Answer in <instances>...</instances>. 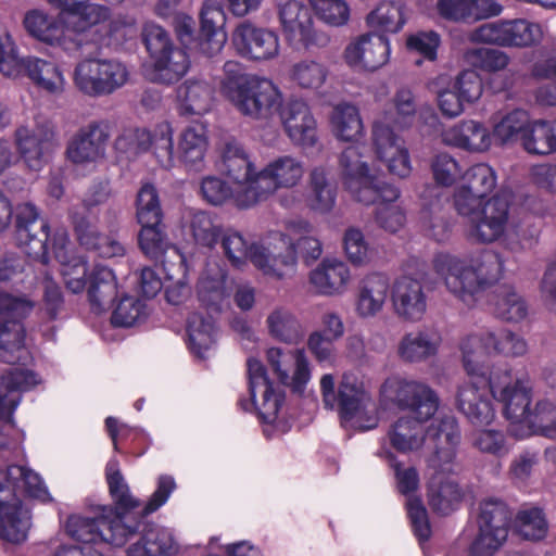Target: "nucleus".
Instances as JSON below:
<instances>
[{
	"mask_svg": "<svg viewBox=\"0 0 556 556\" xmlns=\"http://www.w3.org/2000/svg\"><path fill=\"white\" fill-rule=\"evenodd\" d=\"M105 477L109 485L110 494L114 501L113 518H118L121 523H138L140 519L159 509L169 497L176 488L174 478L170 476H161L155 492L149 502L141 506V503L135 498L126 483L117 462H109L105 468Z\"/></svg>",
	"mask_w": 556,
	"mask_h": 556,
	"instance_id": "5",
	"label": "nucleus"
},
{
	"mask_svg": "<svg viewBox=\"0 0 556 556\" xmlns=\"http://www.w3.org/2000/svg\"><path fill=\"white\" fill-rule=\"evenodd\" d=\"M84 54L73 73L75 87L88 97H103L112 94L128 80L126 66L117 60L99 59L97 54Z\"/></svg>",
	"mask_w": 556,
	"mask_h": 556,
	"instance_id": "9",
	"label": "nucleus"
},
{
	"mask_svg": "<svg viewBox=\"0 0 556 556\" xmlns=\"http://www.w3.org/2000/svg\"><path fill=\"white\" fill-rule=\"evenodd\" d=\"M419 416H401L387 431V441L396 452L407 455L429 447L431 453L426 463L431 470H450L456 457V447L460 442V431L453 416H445L431 422Z\"/></svg>",
	"mask_w": 556,
	"mask_h": 556,
	"instance_id": "2",
	"label": "nucleus"
},
{
	"mask_svg": "<svg viewBox=\"0 0 556 556\" xmlns=\"http://www.w3.org/2000/svg\"><path fill=\"white\" fill-rule=\"evenodd\" d=\"M267 362L279 382L295 393H303L312 377L311 363L304 349L283 351L270 348Z\"/></svg>",
	"mask_w": 556,
	"mask_h": 556,
	"instance_id": "21",
	"label": "nucleus"
},
{
	"mask_svg": "<svg viewBox=\"0 0 556 556\" xmlns=\"http://www.w3.org/2000/svg\"><path fill=\"white\" fill-rule=\"evenodd\" d=\"M321 401L327 409L337 408L344 422L361 430L377 427L376 405L364 381L354 372H344L336 389V379L325 374L319 381Z\"/></svg>",
	"mask_w": 556,
	"mask_h": 556,
	"instance_id": "4",
	"label": "nucleus"
},
{
	"mask_svg": "<svg viewBox=\"0 0 556 556\" xmlns=\"http://www.w3.org/2000/svg\"><path fill=\"white\" fill-rule=\"evenodd\" d=\"M280 119L290 140L301 147L311 148L317 143V123L307 103L290 99L280 108Z\"/></svg>",
	"mask_w": 556,
	"mask_h": 556,
	"instance_id": "27",
	"label": "nucleus"
},
{
	"mask_svg": "<svg viewBox=\"0 0 556 556\" xmlns=\"http://www.w3.org/2000/svg\"><path fill=\"white\" fill-rule=\"evenodd\" d=\"M226 97L243 115L269 119L281 106V93L271 80L255 76L228 88Z\"/></svg>",
	"mask_w": 556,
	"mask_h": 556,
	"instance_id": "12",
	"label": "nucleus"
},
{
	"mask_svg": "<svg viewBox=\"0 0 556 556\" xmlns=\"http://www.w3.org/2000/svg\"><path fill=\"white\" fill-rule=\"evenodd\" d=\"M187 332L191 349L200 356L207 351L215 341V327L212 316L192 313L187 320Z\"/></svg>",
	"mask_w": 556,
	"mask_h": 556,
	"instance_id": "52",
	"label": "nucleus"
},
{
	"mask_svg": "<svg viewBox=\"0 0 556 556\" xmlns=\"http://www.w3.org/2000/svg\"><path fill=\"white\" fill-rule=\"evenodd\" d=\"M450 470H433L428 485V503L433 511L440 515H448L454 511L462 500V492L458 484L445 473Z\"/></svg>",
	"mask_w": 556,
	"mask_h": 556,
	"instance_id": "39",
	"label": "nucleus"
},
{
	"mask_svg": "<svg viewBox=\"0 0 556 556\" xmlns=\"http://www.w3.org/2000/svg\"><path fill=\"white\" fill-rule=\"evenodd\" d=\"M463 364L467 374L473 378H488L494 367H490L492 345L486 340V330L466 337L460 342ZM500 367H497L498 369Z\"/></svg>",
	"mask_w": 556,
	"mask_h": 556,
	"instance_id": "37",
	"label": "nucleus"
},
{
	"mask_svg": "<svg viewBox=\"0 0 556 556\" xmlns=\"http://www.w3.org/2000/svg\"><path fill=\"white\" fill-rule=\"evenodd\" d=\"M249 390L255 408L266 422H273L278 416L282 397L275 392L265 366L255 358L248 361Z\"/></svg>",
	"mask_w": 556,
	"mask_h": 556,
	"instance_id": "28",
	"label": "nucleus"
},
{
	"mask_svg": "<svg viewBox=\"0 0 556 556\" xmlns=\"http://www.w3.org/2000/svg\"><path fill=\"white\" fill-rule=\"evenodd\" d=\"M442 142L473 152H484L491 146L488 128L475 121H464L442 131Z\"/></svg>",
	"mask_w": 556,
	"mask_h": 556,
	"instance_id": "40",
	"label": "nucleus"
},
{
	"mask_svg": "<svg viewBox=\"0 0 556 556\" xmlns=\"http://www.w3.org/2000/svg\"><path fill=\"white\" fill-rule=\"evenodd\" d=\"M288 228L292 233L300 236L294 243L295 255L299 253L306 265H311L321 256V242L314 235V227L309 222L292 220L288 224Z\"/></svg>",
	"mask_w": 556,
	"mask_h": 556,
	"instance_id": "50",
	"label": "nucleus"
},
{
	"mask_svg": "<svg viewBox=\"0 0 556 556\" xmlns=\"http://www.w3.org/2000/svg\"><path fill=\"white\" fill-rule=\"evenodd\" d=\"M207 148L208 136L204 124L193 123L180 132L178 156L190 170L200 172L203 168Z\"/></svg>",
	"mask_w": 556,
	"mask_h": 556,
	"instance_id": "41",
	"label": "nucleus"
},
{
	"mask_svg": "<svg viewBox=\"0 0 556 556\" xmlns=\"http://www.w3.org/2000/svg\"><path fill=\"white\" fill-rule=\"evenodd\" d=\"M372 141L377 157L387 166L390 174L400 178L410 175L412 163L408 149L404 140L389 125L381 122L375 123Z\"/></svg>",
	"mask_w": 556,
	"mask_h": 556,
	"instance_id": "24",
	"label": "nucleus"
},
{
	"mask_svg": "<svg viewBox=\"0 0 556 556\" xmlns=\"http://www.w3.org/2000/svg\"><path fill=\"white\" fill-rule=\"evenodd\" d=\"M437 10L445 20L475 23L500 15L503 8L494 0H439Z\"/></svg>",
	"mask_w": 556,
	"mask_h": 556,
	"instance_id": "32",
	"label": "nucleus"
},
{
	"mask_svg": "<svg viewBox=\"0 0 556 556\" xmlns=\"http://www.w3.org/2000/svg\"><path fill=\"white\" fill-rule=\"evenodd\" d=\"M442 339L438 330L422 327L405 333L397 343V356L405 363H420L437 355Z\"/></svg>",
	"mask_w": 556,
	"mask_h": 556,
	"instance_id": "31",
	"label": "nucleus"
},
{
	"mask_svg": "<svg viewBox=\"0 0 556 556\" xmlns=\"http://www.w3.org/2000/svg\"><path fill=\"white\" fill-rule=\"evenodd\" d=\"M232 43L240 55L253 61H268L278 56V35L250 22L240 23L232 33Z\"/></svg>",
	"mask_w": 556,
	"mask_h": 556,
	"instance_id": "23",
	"label": "nucleus"
},
{
	"mask_svg": "<svg viewBox=\"0 0 556 556\" xmlns=\"http://www.w3.org/2000/svg\"><path fill=\"white\" fill-rule=\"evenodd\" d=\"M8 480L12 481L14 485L23 489L30 497L40 501H48L49 493L45 486L41 478L35 471L23 466L13 465L7 470Z\"/></svg>",
	"mask_w": 556,
	"mask_h": 556,
	"instance_id": "62",
	"label": "nucleus"
},
{
	"mask_svg": "<svg viewBox=\"0 0 556 556\" xmlns=\"http://www.w3.org/2000/svg\"><path fill=\"white\" fill-rule=\"evenodd\" d=\"M25 295L0 293V361L14 364L22 358L25 329L21 320L34 309Z\"/></svg>",
	"mask_w": 556,
	"mask_h": 556,
	"instance_id": "11",
	"label": "nucleus"
},
{
	"mask_svg": "<svg viewBox=\"0 0 556 556\" xmlns=\"http://www.w3.org/2000/svg\"><path fill=\"white\" fill-rule=\"evenodd\" d=\"M431 192L433 193L434 200L422 208L421 223L427 235L435 241L441 242L448 238L451 226L442 210L437 188H432Z\"/></svg>",
	"mask_w": 556,
	"mask_h": 556,
	"instance_id": "56",
	"label": "nucleus"
},
{
	"mask_svg": "<svg viewBox=\"0 0 556 556\" xmlns=\"http://www.w3.org/2000/svg\"><path fill=\"white\" fill-rule=\"evenodd\" d=\"M380 395L386 403L409 410L422 419H430L439 407V397L427 384L401 377H390L381 384Z\"/></svg>",
	"mask_w": 556,
	"mask_h": 556,
	"instance_id": "13",
	"label": "nucleus"
},
{
	"mask_svg": "<svg viewBox=\"0 0 556 556\" xmlns=\"http://www.w3.org/2000/svg\"><path fill=\"white\" fill-rule=\"evenodd\" d=\"M390 45L382 35L367 34L346 46L343 52L345 63L354 68L376 71L389 60Z\"/></svg>",
	"mask_w": 556,
	"mask_h": 556,
	"instance_id": "29",
	"label": "nucleus"
},
{
	"mask_svg": "<svg viewBox=\"0 0 556 556\" xmlns=\"http://www.w3.org/2000/svg\"><path fill=\"white\" fill-rule=\"evenodd\" d=\"M336 136L344 141L357 140L363 135V122L358 109L350 103L338 104L332 114Z\"/></svg>",
	"mask_w": 556,
	"mask_h": 556,
	"instance_id": "49",
	"label": "nucleus"
},
{
	"mask_svg": "<svg viewBox=\"0 0 556 556\" xmlns=\"http://www.w3.org/2000/svg\"><path fill=\"white\" fill-rule=\"evenodd\" d=\"M275 242L254 248L252 264L263 274L276 279L291 277L296 270L298 256L294 243L283 233H276Z\"/></svg>",
	"mask_w": 556,
	"mask_h": 556,
	"instance_id": "22",
	"label": "nucleus"
},
{
	"mask_svg": "<svg viewBox=\"0 0 556 556\" xmlns=\"http://www.w3.org/2000/svg\"><path fill=\"white\" fill-rule=\"evenodd\" d=\"M70 218L80 245L87 250H93L101 257H119L126 253L125 245L116 238L102 236L90 217H84L78 212L71 213Z\"/></svg>",
	"mask_w": 556,
	"mask_h": 556,
	"instance_id": "30",
	"label": "nucleus"
},
{
	"mask_svg": "<svg viewBox=\"0 0 556 556\" xmlns=\"http://www.w3.org/2000/svg\"><path fill=\"white\" fill-rule=\"evenodd\" d=\"M523 149L531 154L547 155L556 151V122H530L523 135Z\"/></svg>",
	"mask_w": 556,
	"mask_h": 556,
	"instance_id": "47",
	"label": "nucleus"
},
{
	"mask_svg": "<svg viewBox=\"0 0 556 556\" xmlns=\"http://www.w3.org/2000/svg\"><path fill=\"white\" fill-rule=\"evenodd\" d=\"M23 25L31 37L49 45H58L67 52H71L75 45H81V40L73 41L65 38L63 24L43 11H28L24 16Z\"/></svg>",
	"mask_w": 556,
	"mask_h": 556,
	"instance_id": "33",
	"label": "nucleus"
},
{
	"mask_svg": "<svg viewBox=\"0 0 556 556\" xmlns=\"http://www.w3.org/2000/svg\"><path fill=\"white\" fill-rule=\"evenodd\" d=\"M494 312L505 321L519 323L528 316V304L514 287L502 286L496 292Z\"/></svg>",
	"mask_w": 556,
	"mask_h": 556,
	"instance_id": "48",
	"label": "nucleus"
},
{
	"mask_svg": "<svg viewBox=\"0 0 556 556\" xmlns=\"http://www.w3.org/2000/svg\"><path fill=\"white\" fill-rule=\"evenodd\" d=\"M304 173V162L300 157L292 154L274 157L256 174L251 187L238 197L239 207L249 208L278 189L294 188L301 182Z\"/></svg>",
	"mask_w": 556,
	"mask_h": 556,
	"instance_id": "6",
	"label": "nucleus"
},
{
	"mask_svg": "<svg viewBox=\"0 0 556 556\" xmlns=\"http://www.w3.org/2000/svg\"><path fill=\"white\" fill-rule=\"evenodd\" d=\"M15 227L16 238L23 251L34 260L47 263L49 225L40 217L34 204L27 202L16 206Z\"/></svg>",
	"mask_w": 556,
	"mask_h": 556,
	"instance_id": "20",
	"label": "nucleus"
},
{
	"mask_svg": "<svg viewBox=\"0 0 556 556\" xmlns=\"http://www.w3.org/2000/svg\"><path fill=\"white\" fill-rule=\"evenodd\" d=\"M110 17L106 7L89 3L85 0L77 9L72 10L65 20V38L73 41H80L81 45L72 48L71 52H80V54H92L100 50L102 35L98 27L105 23Z\"/></svg>",
	"mask_w": 556,
	"mask_h": 556,
	"instance_id": "14",
	"label": "nucleus"
},
{
	"mask_svg": "<svg viewBox=\"0 0 556 556\" xmlns=\"http://www.w3.org/2000/svg\"><path fill=\"white\" fill-rule=\"evenodd\" d=\"M223 172L236 185L235 204L239 207L238 197L245 192L256 179L253 163L237 142H227L223 152Z\"/></svg>",
	"mask_w": 556,
	"mask_h": 556,
	"instance_id": "34",
	"label": "nucleus"
},
{
	"mask_svg": "<svg viewBox=\"0 0 556 556\" xmlns=\"http://www.w3.org/2000/svg\"><path fill=\"white\" fill-rule=\"evenodd\" d=\"M470 443L473 448L482 454L496 458L506 456L509 453V446L506 435L501 430L479 429L471 433Z\"/></svg>",
	"mask_w": 556,
	"mask_h": 556,
	"instance_id": "61",
	"label": "nucleus"
},
{
	"mask_svg": "<svg viewBox=\"0 0 556 556\" xmlns=\"http://www.w3.org/2000/svg\"><path fill=\"white\" fill-rule=\"evenodd\" d=\"M511 518L513 511L504 501L490 497L480 503L477 523L508 535Z\"/></svg>",
	"mask_w": 556,
	"mask_h": 556,
	"instance_id": "51",
	"label": "nucleus"
},
{
	"mask_svg": "<svg viewBox=\"0 0 556 556\" xmlns=\"http://www.w3.org/2000/svg\"><path fill=\"white\" fill-rule=\"evenodd\" d=\"M62 275L68 290L78 293L87 286V296L91 309L100 314L108 309L117 294V283L113 271L102 265H96L86 276V266L80 260L73 265L63 266Z\"/></svg>",
	"mask_w": 556,
	"mask_h": 556,
	"instance_id": "10",
	"label": "nucleus"
},
{
	"mask_svg": "<svg viewBox=\"0 0 556 556\" xmlns=\"http://www.w3.org/2000/svg\"><path fill=\"white\" fill-rule=\"evenodd\" d=\"M468 262L472 266L481 293L497 283L503 277L504 260L493 250H483Z\"/></svg>",
	"mask_w": 556,
	"mask_h": 556,
	"instance_id": "45",
	"label": "nucleus"
},
{
	"mask_svg": "<svg viewBox=\"0 0 556 556\" xmlns=\"http://www.w3.org/2000/svg\"><path fill=\"white\" fill-rule=\"evenodd\" d=\"M362 146H350L339 157V168L344 188L354 200L365 205L374 200L375 170L368 164V157L363 154Z\"/></svg>",
	"mask_w": 556,
	"mask_h": 556,
	"instance_id": "18",
	"label": "nucleus"
},
{
	"mask_svg": "<svg viewBox=\"0 0 556 556\" xmlns=\"http://www.w3.org/2000/svg\"><path fill=\"white\" fill-rule=\"evenodd\" d=\"M390 291L389 278L374 273L364 277L358 285L356 312L363 318L374 317L384 306Z\"/></svg>",
	"mask_w": 556,
	"mask_h": 556,
	"instance_id": "36",
	"label": "nucleus"
},
{
	"mask_svg": "<svg viewBox=\"0 0 556 556\" xmlns=\"http://www.w3.org/2000/svg\"><path fill=\"white\" fill-rule=\"evenodd\" d=\"M493 399L503 404L504 416L510 421V431L519 438L538 434L556 439V405L539 401L533 410L531 386L528 380L515 378L510 370H498L490 379Z\"/></svg>",
	"mask_w": 556,
	"mask_h": 556,
	"instance_id": "3",
	"label": "nucleus"
},
{
	"mask_svg": "<svg viewBox=\"0 0 556 556\" xmlns=\"http://www.w3.org/2000/svg\"><path fill=\"white\" fill-rule=\"evenodd\" d=\"M222 248L229 262L241 267L248 261L252 263L254 248H261L262 244L248 241L243 235L235 229H226L222 235Z\"/></svg>",
	"mask_w": 556,
	"mask_h": 556,
	"instance_id": "53",
	"label": "nucleus"
},
{
	"mask_svg": "<svg viewBox=\"0 0 556 556\" xmlns=\"http://www.w3.org/2000/svg\"><path fill=\"white\" fill-rule=\"evenodd\" d=\"M113 515V507L102 506L94 518L71 516L66 532L84 544L123 546L138 531V523H121Z\"/></svg>",
	"mask_w": 556,
	"mask_h": 556,
	"instance_id": "7",
	"label": "nucleus"
},
{
	"mask_svg": "<svg viewBox=\"0 0 556 556\" xmlns=\"http://www.w3.org/2000/svg\"><path fill=\"white\" fill-rule=\"evenodd\" d=\"M498 370H509L508 368H498L492 370L488 378H480L483 386L470 380L463 383L457 391V407L473 425H489L494 419L495 413L489 399L492 393L490 379Z\"/></svg>",
	"mask_w": 556,
	"mask_h": 556,
	"instance_id": "26",
	"label": "nucleus"
},
{
	"mask_svg": "<svg viewBox=\"0 0 556 556\" xmlns=\"http://www.w3.org/2000/svg\"><path fill=\"white\" fill-rule=\"evenodd\" d=\"M366 21L371 29L386 33H396L405 23L402 8L393 2L380 3Z\"/></svg>",
	"mask_w": 556,
	"mask_h": 556,
	"instance_id": "59",
	"label": "nucleus"
},
{
	"mask_svg": "<svg viewBox=\"0 0 556 556\" xmlns=\"http://www.w3.org/2000/svg\"><path fill=\"white\" fill-rule=\"evenodd\" d=\"M337 199V185L330 177V170L318 165L311 169L307 179L305 205L317 213H329Z\"/></svg>",
	"mask_w": 556,
	"mask_h": 556,
	"instance_id": "35",
	"label": "nucleus"
},
{
	"mask_svg": "<svg viewBox=\"0 0 556 556\" xmlns=\"http://www.w3.org/2000/svg\"><path fill=\"white\" fill-rule=\"evenodd\" d=\"M343 247L348 260L354 265H365L375 255V250L365 239L363 231L355 227L345 230Z\"/></svg>",
	"mask_w": 556,
	"mask_h": 556,
	"instance_id": "64",
	"label": "nucleus"
},
{
	"mask_svg": "<svg viewBox=\"0 0 556 556\" xmlns=\"http://www.w3.org/2000/svg\"><path fill=\"white\" fill-rule=\"evenodd\" d=\"M37 375L28 369L13 368L0 377V448L11 443L12 415L17 407L20 392L38 383ZM30 514L14 491L0 483V538L21 543L30 529Z\"/></svg>",
	"mask_w": 556,
	"mask_h": 556,
	"instance_id": "1",
	"label": "nucleus"
},
{
	"mask_svg": "<svg viewBox=\"0 0 556 556\" xmlns=\"http://www.w3.org/2000/svg\"><path fill=\"white\" fill-rule=\"evenodd\" d=\"M433 269L444 282L446 290L467 306H473L481 290L475 271L467 260L448 253H439L433 258Z\"/></svg>",
	"mask_w": 556,
	"mask_h": 556,
	"instance_id": "15",
	"label": "nucleus"
},
{
	"mask_svg": "<svg viewBox=\"0 0 556 556\" xmlns=\"http://www.w3.org/2000/svg\"><path fill=\"white\" fill-rule=\"evenodd\" d=\"M510 217V203L503 194L485 201L476 222L469 226V238L480 243H492L506 231Z\"/></svg>",
	"mask_w": 556,
	"mask_h": 556,
	"instance_id": "25",
	"label": "nucleus"
},
{
	"mask_svg": "<svg viewBox=\"0 0 556 556\" xmlns=\"http://www.w3.org/2000/svg\"><path fill=\"white\" fill-rule=\"evenodd\" d=\"M112 137V124L108 119L91 121L80 127L70 139L66 157L76 165L103 161Z\"/></svg>",
	"mask_w": 556,
	"mask_h": 556,
	"instance_id": "17",
	"label": "nucleus"
},
{
	"mask_svg": "<svg viewBox=\"0 0 556 556\" xmlns=\"http://www.w3.org/2000/svg\"><path fill=\"white\" fill-rule=\"evenodd\" d=\"M328 76V68L315 60H301L294 63L290 70V77L303 89H318L324 85Z\"/></svg>",
	"mask_w": 556,
	"mask_h": 556,
	"instance_id": "58",
	"label": "nucleus"
},
{
	"mask_svg": "<svg viewBox=\"0 0 556 556\" xmlns=\"http://www.w3.org/2000/svg\"><path fill=\"white\" fill-rule=\"evenodd\" d=\"M13 138L21 160L34 172L41 170L48 164L59 146L56 131L50 124H37L33 128L18 126Z\"/></svg>",
	"mask_w": 556,
	"mask_h": 556,
	"instance_id": "16",
	"label": "nucleus"
},
{
	"mask_svg": "<svg viewBox=\"0 0 556 556\" xmlns=\"http://www.w3.org/2000/svg\"><path fill=\"white\" fill-rule=\"evenodd\" d=\"M268 333L287 344H298L304 338V329L293 313L285 307H276L267 318Z\"/></svg>",
	"mask_w": 556,
	"mask_h": 556,
	"instance_id": "44",
	"label": "nucleus"
},
{
	"mask_svg": "<svg viewBox=\"0 0 556 556\" xmlns=\"http://www.w3.org/2000/svg\"><path fill=\"white\" fill-rule=\"evenodd\" d=\"M164 228L163 222L155 225H141V230L138 235L139 247L152 260H159L169 248V241Z\"/></svg>",
	"mask_w": 556,
	"mask_h": 556,
	"instance_id": "63",
	"label": "nucleus"
},
{
	"mask_svg": "<svg viewBox=\"0 0 556 556\" xmlns=\"http://www.w3.org/2000/svg\"><path fill=\"white\" fill-rule=\"evenodd\" d=\"M350 278L348 265L338 260H324L309 274V282L316 292L328 296L342 294Z\"/></svg>",
	"mask_w": 556,
	"mask_h": 556,
	"instance_id": "38",
	"label": "nucleus"
},
{
	"mask_svg": "<svg viewBox=\"0 0 556 556\" xmlns=\"http://www.w3.org/2000/svg\"><path fill=\"white\" fill-rule=\"evenodd\" d=\"M152 60V80L164 85H172L180 80L190 66L187 52L178 47H174Z\"/></svg>",
	"mask_w": 556,
	"mask_h": 556,
	"instance_id": "42",
	"label": "nucleus"
},
{
	"mask_svg": "<svg viewBox=\"0 0 556 556\" xmlns=\"http://www.w3.org/2000/svg\"><path fill=\"white\" fill-rule=\"evenodd\" d=\"M214 90L203 80H187L179 87V113L184 116L202 115L211 109Z\"/></svg>",
	"mask_w": 556,
	"mask_h": 556,
	"instance_id": "43",
	"label": "nucleus"
},
{
	"mask_svg": "<svg viewBox=\"0 0 556 556\" xmlns=\"http://www.w3.org/2000/svg\"><path fill=\"white\" fill-rule=\"evenodd\" d=\"M394 314L402 320H421L428 303L426 274L403 275L395 279L391 288Z\"/></svg>",
	"mask_w": 556,
	"mask_h": 556,
	"instance_id": "19",
	"label": "nucleus"
},
{
	"mask_svg": "<svg viewBox=\"0 0 556 556\" xmlns=\"http://www.w3.org/2000/svg\"><path fill=\"white\" fill-rule=\"evenodd\" d=\"M25 73L38 87L52 94H59L64 90V77L52 62L28 56L26 58Z\"/></svg>",
	"mask_w": 556,
	"mask_h": 556,
	"instance_id": "46",
	"label": "nucleus"
},
{
	"mask_svg": "<svg viewBox=\"0 0 556 556\" xmlns=\"http://www.w3.org/2000/svg\"><path fill=\"white\" fill-rule=\"evenodd\" d=\"M530 124V117L523 110H514L507 113L494 127V137L502 144L517 141L523 142V135Z\"/></svg>",
	"mask_w": 556,
	"mask_h": 556,
	"instance_id": "55",
	"label": "nucleus"
},
{
	"mask_svg": "<svg viewBox=\"0 0 556 556\" xmlns=\"http://www.w3.org/2000/svg\"><path fill=\"white\" fill-rule=\"evenodd\" d=\"M486 340L492 345L493 354L521 357L528 352L525 338L509 329L486 330Z\"/></svg>",
	"mask_w": 556,
	"mask_h": 556,
	"instance_id": "57",
	"label": "nucleus"
},
{
	"mask_svg": "<svg viewBox=\"0 0 556 556\" xmlns=\"http://www.w3.org/2000/svg\"><path fill=\"white\" fill-rule=\"evenodd\" d=\"M152 146V134L146 128H125L114 140V148L126 157H136Z\"/></svg>",
	"mask_w": 556,
	"mask_h": 556,
	"instance_id": "60",
	"label": "nucleus"
},
{
	"mask_svg": "<svg viewBox=\"0 0 556 556\" xmlns=\"http://www.w3.org/2000/svg\"><path fill=\"white\" fill-rule=\"evenodd\" d=\"M136 217L140 225H155L163 222L159 192L152 184L142 185L137 193Z\"/></svg>",
	"mask_w": 556,
	"mask_h": 556,
	"instance_id": "54",
	"label": "nucleus"
},
{
	"mask_svg": "<svg viewBox=\"0 0 556 556\" xmlns=\"http://www.w3.org/2000/svg\"><path fill=\"white\" fill-rule=\"evenodd\" d=\"M277 14L288 43L295 50L314 52L329 46L330 36L316 28L313 14L298 0H277Z\"/></svg>",
	"mask_w": 556,
	"mask_h": 556,
	"instance_id": "8",
	"label": "nucleus"
}]
</instances>
